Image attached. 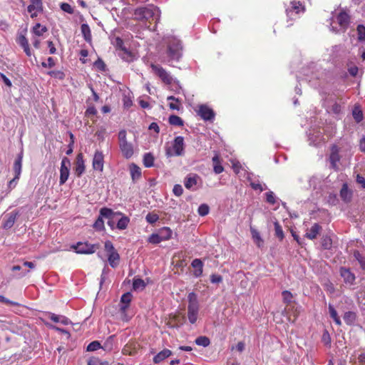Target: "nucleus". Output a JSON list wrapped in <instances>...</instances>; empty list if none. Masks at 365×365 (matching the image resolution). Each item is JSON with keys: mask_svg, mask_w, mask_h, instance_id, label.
Listing matches in <instances>:
<instances>
[{"mask_svg": "<svg viewBox=\"0 0 365 365\" xmlns=\"http://www.w3.org/2000/svg\"><path fill=\"white\" fill-rule=\"evenodd\" d=\"M195 342L198 346L207 347L210 344V340L207 336H200L195 339Z\"/></svg>", "mask_w": 365, "mask_h": 365, "instance_id": "nucleus-39", "label": "nucleus"}, {"mask_svg": "<svg viewBox=\"0 0 365 365\" xmlns=\"http://www.w3.org/2000/svg\"><path fill=\"white\" fill-rule=\"evenodd\" d=\"M147 241L150 244L157 245L161 242L162 240L158 233H153L148 237Z\"/></svg>", "mask_w": 365, "mask_h": 365, "instance_id": "nucleus-46", "label": "nucleus"}, {"mask_svg": "<svg viewBox=\"0 0 365 365\" xmlns=\"http://www.w3.org/2000/svg\"><path fill=\"white\" fill-rule=\"evenodd\" d=\"M341 106L337 102H335L330 108V111L336 115L341 113Z\"/></svg>", "mask_w": 365, "mask_h": 365, "instance_id": "nucleus-56", "label": "nucleus"}, {"mask_svg": "<svg viewBox=\"0 0 365 365\" xmlns=\"http://www.w3.org/2000/svg\"><path fill=\"white\" fill-rule=\"evenodd\" d=\"M282 294L283 301L284 303L289 304L291 302V301L293 298V295L289 291H287V290L283 291Z\"/></svg>", "mask_w": 365, "mask_h": 365, "instance_id": "nucleus-54", "label": "nucleus"}, {"mask_svg": "<svg viewBox=\"0 0 365 365\" xmlns=\"http://www.w3.org/2000/svg\"><path fill=\"white\" fill-rule=\"evenodd\" d=\"M253 240L255 241L258 247H260V244L263 242V240L259 235V232L255 230H251Z\"/></svg>", "mask_w": 365, "mask_h": 365, "instance_id": "nucleus-51", "label": "nucleus"}, {"mask_svg": "<svg viewBox=\"0 0 365 365\" xmlns=\"http://www.w3.org/2000/svg\"><path fill=\"white\" fill-rule=\"evenodd\" d=\"M101 347V345L98 341H93L88 345L86 350L88 351H94L99 349Z\"/></svg>", "mask_w": 365, "mask_h": 365, "instance_id": "nucleus-49", "label": "nucleus"}, {"mask_svg": "<svg viewBox=\"0 0 365 365\" xmlns=\"http://www.w3.org/2000/svg\"><path fill=\"white\" fill-rule=\"evenodd\" d=\"M353 116L356 122H360L363 119V114L361 110H354L353 111Z\"/></svg>", "mask_w": 365, "mask_h": 365, "instance_id": "nucleus-60", "label": "nucleus"}, {"mask_svg": "<svg viewBox=\"0 0 365 365\" xmlns=\"http://www.w3.org/2000/svg\"><path fill=\"white\" fill-rule=\"evenodd\" d=\"M146 221L150 224H153L159 220V216L156 213L149 212L145 217Z\"/></svg>", "mask_w": 365, "mask_h": 365, "instance_id": "nucleus-48", "label": "nucleus"}, {"mask_svg": "<svg viewBox=\"0 0 365 365\" xmlns=\"http://www.w3.org/2000/svg\"><path fill=\"white\" fill-rule=\"evenodd\" d=\"M115 46L117 49H120V51H123L122 58L124 60L126 61H131L133 60V53L125 47L124 42L121 38H115Z\"/></svg>", "mask_w": 365, "mask_h": 365, "instance_id": "nucleus-16", "label": "nucleus"}, {"mask_svg": "<svg viewBox=\"0 0 365 365\" xmlns=\"http://www.w3.org/2000/svg\"><path fill=\"white\" fill-rule=\"evenodd\" d=\"M121 217V218L117 222V225H116V227L118 229V230H125L128 227V225L130 222V219L128 218V217L124 215L123 213L122 215H120Z\"/></svg>", "mask_w": 365, "mask_h": 365, "instance_id": "nucleus-36", "label": "nucleus"}, {"mask_svg": "<svg viewBox=\"0 0 365 365\" xmlns=\"http://www.w3.org/2000/svg\"><path fill=\"white\" fill-rule=\"evenodd\" d=\"M191 265L195 268L194 275L196 277H199L202 274L203 263L200 259H195L192 260Z\"/></svg>", "mask_w": 365, "mask_h": 365, "instance_id": "nucleus-28", "label": "nucleus"}, {"mask_svg": "<svg viewBox=\"0 0 365 365\" xmlns=\"http://www.w3.org/2000/svg\"><path fill=\"white\" fill-rule=\"evenodd\" d=\"M158 234L162 241H167L171 239L173 231L168 227H163L158 230Z\"/></svg>", "mask_w": 365, "mask_h": 365, "instance_id": "nucleus-30", "label": "nucleus"}, {"mask_svg": "<svg viewBox=\"0 0 365 365\" xmlns=\"http://www.w3.org/2000/svg\"><path fill=\"white\" fill-rule=\"evenodd\" d=\"M356 182L360 184L363 188H365V178L361 175L358 174L356 175Z\"/></svg>", "mask_w": 365, "mask_h": 365, "instance_id": "nucleus-63", "label": "nucleus"}, {"mask_svg": "<svg viewBox=\"0 0 365 365\" xmlns=\"http://www.w3.org/2000/svg\"><path fill=\"white\" fill-rule=\"evenodd\" d=\"M97 113V110L94 106H90L88 107L86 110V115H95Z\"/></svg>", "mask_w": 365, "mask_h": 365, "instance_id": "nucleus-62", "label": "nucleus"}, {"mask_svg": "<svg viewBox=\"0 0 365 365\" xmlns=\"http://www.w3.org/2000/svg\"><path fill=\"white\" fill-rule=\"evenodd\" d=\"M339 152L340 148L338 145L334 144L331 146L329 160L331 165V168L334 170H339L338 163L341 160Z\"/></svg>", "mask_w": 365, "mask_h": 365, "instance_id": "nucleus-9", "label": "nucleus"}, {"mask_svg": "<svg viewBox=\"0 0 365 365\" xmlns=\"http://www.w3.org/2000/svg\"><path fill=\"white\" fill-rule=\"evenodd\" d=\"M143 165L145 168H151L154 165V157L150 153H145L143 156Z\"/></svg>", "mask_w": 365, "mask_h": 365, "instance_id": "nucleus-38", "label": "nucleus"}, {"mask_svg": "<svg viewBox=\"0 0 365 365\" xmlns=\"http://www.w3.org/2000/svg\"><path fill=\"white\" fill-rule=\"evenodd\" d=\"M69 167H70V160L66 157H64L61 163L60 168V185H63L68 178L69 176Z\"/></svg>", "mask_w": 365, "mask_h": 365, "instance_id": "nucleus-10", "label": "nucleus"}, {"mask_svg": "<svg viewBox=\"0 0 365 365\" xmlns=\"http://www.w3.org/2000/svg\"><path fill=\"white\" fill-rule=\"evenodd\" d=\"M343 319L347 325H352L356 319V314L354 312H346L344 313Z\"/></svg>", "mask_w": 365, "mask_h": 365, "instance_id": "nucleus-35", "label": "nucleus"}, {"mask_svg": "<svg viewBox=\"0 0 365 365\" xmlns=\"http://www.w3.org/2000/svg\"><path fill=\"white\" fill-rule=\"evenodd\" d=\"M358 34V40L359 41H365V26L362 24H359L356 28Z\"/></svg>", "mask_w": 365, "mask_h": 365, "instance_id": "nucleus-45", "label": "nucleus"}, {"mask_svg": "<svg viewBox=\"0 0 365 365\" xmlns=\"http://www.w3.org/2000/svg\"><path fill=\"white\" fill-rule=\"evenodd\" d=\"M304 9L303 5L299 1H292L291 6L286 9V12L287 15L292 19Z\"/></svg>", "mask_w": 365, "mask_h": 365, "instance_id": "nucleus-15", "label": "nucleus"}, {"mask_svg": "<svg viewBox=\"0 0 365 365\" xmlns=\"http://www.w3.org/2000/svg\"><path fill=\"white\" fill-rule=\"evenodd\" d=\"M19 215V211L14 210L5 216V220L3 223V227L5 229L12 227L16 222V217Z\"/></svg>", "mask_w": 365, "mask_h": 365, "instance_id": "nucleus-20", "label": "nucleus"}, {"mask_svg": "<svg viewBox=\"0 0 365 365\" xmlns=\"http://www.w3.org/2000/svg\"><path fill=\"white\" fill-rule=\"evenodd\" d=\"M85 169L86 166L83 160V155L80 153L77 155L74 163V173L77 177L80 178L85 172Z\"/></svg>", "mask_w": 365, "mask_h": 365, "instance_id": "nucleus-13", "label": "nucleus"}, {"mask_svg": "<svg viewBox=\"0 0 365 365\" xmlns=\"http://www.w3.org/2000/svg\"><path fill=\"white\" fill-rule=\"evenodd\" d=\"M28 12L30 13L32 19L36 18L43 11L42 0H30V4L27 8Z\"/></svg>", "mask_w": 365, "mask_h": 365, "instance_id": "nucleus-11", "label": "nucleus"}, {"mask_svg": "<svg viewBox=\"0 0 365 365\" xmlns=\"http://www.w3.org/2000/svg\"><path fill=\"white\" fill-rule=\"evenodd\" d=\"M198 115L205 120H210L214 118L215 113L206 105H201L199 107Z\"/></svg>", "mask_w": 365, "mask_h": 365, "instance_id": "nucleus-19", "label": "nucleus"}, {"mask_svg": "<svg viewBox=\"0 0 365 365\" xmlns=\"http://www.w3.org/2000/svg\"><path fill=\"white\" fill-rule=\"evenodd\" d=\"M92 166L93 170L103 172L104 168V155L102 151L96 150L95 152Z\"/></svg>", "mask_w": 365, "mask_h": 365, "instance_id": "nucleus-12", "label": "nucleus"}, {"mask_svg": "<svg viewBox=\"0 0 365 365\" xmlns=\"http://www.w3.org/2000/svg\"><path fill=\"white\" fill-rule=\"evenodd\" d=\"M168 121L170 125L177 126H182L184 123L182 119L175 115H171L169 117Z\"/></svg>", "mask_w": 365, "mask_h": 365, "instance_id": "nucleus-40", "label": "nucleus"}, {"mask_svg": "<svg viewBox=\"0 0 365 365\" xmlns=\"http://www.w3.org/2000/svg\"><path fill=\"white\" fill-rule=\"evenodd\" d=\"M104 247L105 251L108 253V255L116 251L113 247V243L110 240H107L106 242H105Z\"/></svg>", "mask_w": 365, "mask_h": 365, "instance_id": "nucleus-57", "label": "nucleus"}, {"mask_svg": "<svg viewBox=\"0 0 365 365\" xmlns=\"http://www.w3.org/2000/svg\"><path fill=\"white\" fill-rule=\"evenodd\" d=\"M322 246L325 250H329L331 247L332 240L330 237L326 235L323 236L321 242Z\"/></svg>", "mask_w": 365, "mask_h": 365, "instance_id": "nucleus-43", "label": "nucleus"}, {"mask_svg": "<svg viewBox=\"0 0 365 365\" xmlns=\"http://www.w3.org/2000/svg\"><path fill=\"white\" fill-rule=\"evenodd\" d=\"M81 30L86 41L90 42L92 38V35L89 26L87 24H83L81 26Z\"/></svg>", "mask_w": 365, "mask_h": 365, "instance_id": "nucleus-34", "label": "nucleus"}, {"mask_svg": "<svg viewBox=\"0 0 365 365\" xmlns=\"http://www.w3.org/2000/svg\"><path fill=\"white\" fill-rule=\"evenodd\" d=\"M94 67L100 71H106V64L105 63L103 62V61L101 58H98V60H96L95 62H94Z\"/></svg>", "mask_w": 365, "mask_h": 365, "instance_id": "nucleus-52", "label": "nucleus"}, {"mask_svg": "<svg viewBox=\"0 0 365 365\" xmlns=\"http://www.w3.org/2000/svg\"><path fill=\"white\" fill-rule=\"evenodd\" d=\"M182 46L180 40L175 38H171L168 43L167 55L169 58L170 65H173V61H179L182 57Z\"/></svg>", "mask_w": 365, "mask_h": 365, "instance_id": "nucleus-2", "label": "nucleus"}, {"mask_svg": "<svg viewBox=\"0 0 365 365\" xmlns=\"http://www.w3.org/2000/svg\"><path fill=\"white\" fill-rule=\"evenodd\" d=\"M18 44L24 49L27 56H31V51L29 47V41L24 35H19L16 40Z\"/></svg>", "mask_w": 365, "mask_h": 365, "instance_id": "nucleus-22", "label": "nucleus"}, {"mask_svg": "<svg viewBox=\"0 0 365 365\" xmlns=\"http://www.w3.org/2000/svg\"><path fill=\"white\" fill-rule=\"evenodd\" d=\"M209 206L206 204H202L198 207V214L200 216H205L209 213Z\"/></svg>", "mask_w": 365, "mask_h": 365, "instance_id": "nucleus-53", "label": "nucleus"}, {"mask_svg": "<svg viewBox=\"0 0 365 365\" xmlns=\"http://www.w3.org/2000/svg\"><path fill=\"white\" fill-rule=\"evenodd\" d=\"M60 8L62 11L69 14H73L74 13V9L68 3H61L60 4Z\"/></svg>", "mask_w": 365, "mask_h": 365, "instance_id": "nucleus-47", "label": "nucleus"}, {"mask_svg": "<svg viewBox=\"0 0 365 365\" xmlns=\"http://www.w3.org/2000/svg\"><path fill=\"white\" fill-rule=\"evenodd\" d=\"M172 355V351L170 349H165L163 351L158 353L154 357H153V362L155 364H159L165 359L168 358Z\"/></svg>", "mask_w": 365, "mask_h": 365, "instance_id": "nucleus-26", "label": "nucleus"}, {"mask_svg": "<svg viewBox=\"0 0 365 365\" xmlns=\"http://www.w3.org/2000/svg\"><path fill=\"white\" fill-rule=\"evenodd\" d=\"M340 275L344 279L345 283L352 284L355 281L354 274L350 271L349 269L341 267Z\"/></svg>", "mask_w": 365, "mask_h": 365, "instance_id": "nucleus-21", "label": "nucleus"}, {"mask_svg": "<svg viewBox=\"0 0 365 365\" xmlns=\"http://www.w3.org/2000/svg\"><path fill=\"white\" fill-rule=\"evenodd\" d=\"M265 195H266V201L268 203H269L271 205L275 204L276 200H275V196H274L273 192L269 191V192H266Z\"/></svg>", "mask_w": 365, "mask_h": 365, "instance_id": "nucleus-58", "label": "nucleus"}, {"mask_svg": "<svg viewBox=\"0 0 365 365\" xmlns=\"http://www.w3.org/2000/svg\"><path fill=\"white\" fill-rule=\"evenodd\" d=\"M49 318L51 321L56 323L60 322L65 325H68L71 323L69 319L64 316H58L55 314H50Z\"/></svg>", "mask_w": 365, "mask_h": 365, "instance_id": "nucleus-33", "label": "nucleus"}, {"mask_svg": "<svg viewBox=\"0 0 365 365\" xmlns=\"http://www.w3.org/2000/svg\"><path fill=\"white\" fill-rule=\"evenodd\" d=\"M150 67L153 72L161 80L164 84L170 86L173 83L174 79L171 74L161 66L151 63Z\"/></svg>", "mask_w": 365, "mask_h": 365, "instance_id": "nucleus-6", "label": "nucleus"}, {"mask_svg": "<svg viewBox=\"0 0 365 365\" xmlns=\"http://www.w3.org/2000/svg\"><path fill=\"white\" fill-rule=\"evenodd\" d=\"M198 179L199 177L196 174L187 175L185 179V187L187 189H191L194 185H197Z\"/></svg>", "mask_w": 365, "mask_h": 365, "instance_id": "nucleus-29", "label": "nucleus"}, {"mask_svg": "<svg viewBox=\"0 0 365 365\" xmlns=\"http://www.w3.org/2000/svg\"><path fill=\"white\" fill-rule=\"evenodd\" d=\"M108 260L110 265L113 268L116 267L118 266L119 260H120L119 254L117 252V251H115V252H113V253L108 254Z\"/></svg>", "mask_w": 365, "mask_h": 365, "instance_id": "nucleus-32", "label": "nucleus"}, {"mask_svg": "<svg viewBox=\"0 0 365 365\" xmlns=\"http://www.w3.org/2000/svg\"><path fill=\"white\" fill-rule=\"evenodd\" d=\"M126 135L127 133L125 130H122L119 132V148L123 157L126 159H129L133 156L134 150L133 145L127 141Z\"/></svg>", "mask_w": 365, "mask_h": 365, "instance_id": "nucleus-5", "label": "nucleus"}, {"mask_svg": "<svg viewBox=\"0 0 365 365\" xmlns=\"http://www.w3.org/2000/svg\"><path fill=\"white\" fill-rule=\"evenodd\" d=\"M336 18L340 28L345 31L350 24V16L345 11H341Z\"/></svg>", "mask_w": 365, "mask_h": 365, "instance_id": "nucleus-14", "label": "nucleus"}, {"mask_svg": "<svg viewBox=\"0 0 365 365\" xmlns=\"http://www.w3.org/2000/svg\"><path fill=\"white\" fill-rule=\"evenodd\" d=\"M136 20L151 23H157L160 19V11L153 5L137 8L134 11Z\"/></svg>", "mask_w": 365, "mask_h": 365, "instance_id": "nucleus-1", "label": "nucleus"}, {"mask_svg": "<svg viewBox=\"0 0 365 365\" xmlns=\"http://www.w3.org/2000/svg\"><path fill=\"white\" fill-rule=\"evenodd\" d=\"M100 245L98 244H90L88 242H79L76 245L71 246V248L75 250L78 254L90 255L96 252L99 249Z\"/></svg>", "mask_w": 365, "mask_h": 365, "instance_id": "nucleus-7", "label": "nucleus"}, {"mask_svg": "<svg viewBox=\"0 0 365 365\" xmlns=\"http://www.w3.org/2000/svg\"><path fill=\"white\" fill-rule=\"evenodd\" d=\"M131 299L132 294L130 292H126L121 296L119 312L123 321L127 322L128 320L126 315V310L129 307Z\"/></svg>", "mask_w": 365, "mask_h": 365, "instance_id": "nucleus-8", "label": "nucleus"}, {"mask_svg": "<svg viewBox=\"0 0 365 365\" xmlns=\"http://www.w3.org/2000/svg\"><path fill=\"white\" fill-rule=\"evenodd\" d=\"M173 149L175 155L180 156L184 154V138L182 136H177L175 138L173 143Z\"/></svg>", "mask_w": 365, "mask_h": 365, "instance_id": "nucleus-17", "label": "nucleus"}, {"mask_svg": "<svg viewBox=\"0 0 365 365\" xmlns=\"http://www.w3.org/2000/svg\"><path fill=\"white\" fill-rule=\"evenodd\" d=\"M140 345L133 341H128L123 348L122 353L124 355L134 356L137 354Z\"/></svg>", "mask_w": 365, "mask_h": 365, "instance_id": "nucleus-18", "label": "nucleus"}, {"mask_svg": "<svg viewBox=\"0 0 365 365\" xmlns=\"http://www.w3.org/2000/svg\"><path fill=\"white\" fill-rule=\"evenodd\" d=\"M145 282L142 279L138 278L133 279V288L135 290L143 289L145 287Z\"/></svg>", "mask_w": 365, "mask_h": 365, "instance_id": "nucleus-44", "label": "nucleus"}, {"mask_svg": "<svg viewBox=\"0 0 365 365\" xmlns=\"http://www.w3.org/2000/svg\"><path fill=\"white\" fill-rule=\"evenodd\" d=\"M48 74L56 78L62 80L65 77V74L63 72L61 71H51L48 72Z\"/></svg>", "mask_w": 365, "mask_h": 365, "instance_id": "nucleus-55", "label": "nucleus"}, {"mask_svg": "<svg viewBox=\"0 0 365 365\" xmlns=\"http://www.w3.org/2000/svg\"><path fill=\"white\" fill-rule=\"evenodd\" d=\"M187 318L191 324H195L197 320L200 304L197 295L195 292H190L187 295Z\"/></svg>", "mask_w": 365, "mask_h": 365, "instance_id": "nucleus-3", "label": "nucleus"}, {"mask_svg": "<svg viewBox=\"0 0 365 365\" xmlns=\"http://www.w3.org/2000/svg\"><path fill=\"white\" fill-rule=\"evenodd\" d=\"M210 281L212 283H220L222 281V277L219 274H212L210 276Z\"/></svg>", "mask_w": 365, "mask_h": 365, "instance_id": "nucleus-61", "label": "nucleus"}, {"mask_svg": "<svg viewBox=\"0 0 365 365\" xmlns=\"http://www.w3.org/2000/svg\"><path fill=\"white\" fill-rule=\"evenodd\" d=\"M359 147L361 152L365 153V136L360 139Z\"/></svg>", "mask_w": 365, "mask_h": 365, "instance_id": "nucleus-64", "label": "nucleus"}, {"mask_svg": "<svg viewBox=\"0 0 365 365\" xmlns=\"http://www.w3.org/2000/svg\"><path fill=\"white\" fill-rule=\"evenodd\" d=\"M115 215H122V212H115L112 209L104 207L101 208L99 216L93 224V228L97 231L105 230L104 221L103 218L110 220Z\"/></svg>", "mask_w": 365, "mask_h": 365, "instance_id": "nucleus-4", "label": "nucleus"}, {"mask_svg": "<svg viewBox=\"0 0 365 365\" xmlns=\"http://www.w3.org/2000/svg\"><path fill=\"white\" fill-rule=\"evenodd\" d=\"M129 170L133 181H135L141 177V169L135 163H131L129 165Z\"/></svg>", "mask_w": 365, "mask_h": 365, "instance_id": "nucleus-27", "label": "nucleus"}, {"mask_svg": "<svg viewBox=\"0 0 365 365\" xmlns=\"http://www.w3.org/2000/svg\"><path fill=\"white\" fill-rule=\"evenodd\" d=\"M22 160H23V151H21L17 156L16 159L14 163V171L15 173V179H19L21 173V167H22Z\"/></svg>", "mask_w": 365, "mask_h": 365, "instance_id": "nucleus-23", "label": "nucleus"}, {"mask_svg": "<svg viewBox=\"0 0 365 365\" xmlns=\"http://www.w3.org/2000/svg\"><path fill=\"white\" fill-rule=\"evenodd\" d=\"M173 192L176 196L180 197L183 193L182 187L179 184H176L173 187Z\"/></svg>", "mask_w": 365, "mask_h": 365, "instance_id": "nucleus-59", "label": "nucleus"}, {"mask_svg": "<svg viewBox=\"0 0 365 365\" xmlns=\"http://www.w3.org/2000/svg\"><path fill=\"white\" fill-rule=\"evenodd\" d=\"M47 31V28L46 26H42L41 24L38 23L33 27V32L35 35L38 36H41L43 34V33Z\"/></svg>", "mask_w": 365, "mask_h": 365, "instance_id": "nucleus-42", "label": "nucleus"}, {"mask_svg": "<svg viewBox=\"0 0 365 365\" xmlns=\"http://www.w3.org/2000/svg\"><path fill=\"white\" fill-rule=\"evenodd\" d=\"M329 312L331 318L333 319L334 322L337 325L341 326V319H340L339 317L338 316L337 312L336 311L334 307L331 304H329Z\"/></svg>", "mask_w": 365, "mask_h": 365, "instance_id": "nucleus-37", "label": "nucleus"}, {"mask_svg": "<svg viewBox=\"0 0 365 365\" xmlns=\"http://www.w3.org/2000/svg\"><path fill=\"white\" fill-rule=\"evenodd\" d=\"M213 170L216 174H220L223 172L224 168L221 165V160L218 154L212 158Z\"/></svg>", "mask_w": 365, "mask_h": 365, "instance_id": "nucleus-31", "label": "nucleus"}, {"mask_svg": "<svg viewBox=\"0 0 365 365\" xmlns=\"http://www.w3.org/2000/svg\"><path fill=\"white\" fill-rule=\"evenodd\" d=\"M322 341L324 343V345L326 346H330L331 344V336H330V334L329 333V331L327 330H324L323 334H322Z\"/></svg>", "mask_w": 365, "mask_h": 365, "instance_id": "nucleus-50", "label": "nucleus"}, {"mask_svg": "<svg viewBox=\"0 0 365 365\" xmlns=\"http://www.w3.org/2000/svg\"><path fill=\"white\" fill-rule=\"evenodd\" d=\"M274 226L275 236L280 241H282L284 237V232L282 230V226L279 225V223L277 221L274 222Z\"/></svg>", "mask_w": 365, "mask_h": 365, "instance_id": "nucleus-41", "label": "nucleus"}, {"mask_svg": "<svg viewBox=\"0 0 365 365\" xmlns=\"http://www.w3.org/2000/svg\"><path fill=\"white\" fill-rule=\"evenodd\" d=\"M340 197L343 201L348 202H350L352 197V192L349 190L348 185L344 183L340 190Z\"/></svg>", "mask_w": 365, "mask_h": 365, "instance_id": "nucleus-24", "label": "nucleus"}, {"mask_svg": "<svg viewBox=\"0 0 365 365\" xmlns=\"http://www.w3.org/2000/svg\"><path fill=\"white\" fill-rule=\"evenodd\" d=\"M322 230V226L317 223H314L309 232L305 234V237L309 240H314L317 238L319 232Z\"/></svg>", "mask_w": 365, "mask_h": 365, "instance_id": "nucleus-25", "label": "nucleus"}]
</instances>
